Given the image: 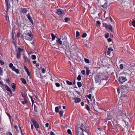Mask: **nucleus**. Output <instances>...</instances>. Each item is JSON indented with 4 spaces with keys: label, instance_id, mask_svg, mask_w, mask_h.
Segmentation results:
<instances>
[{
    "label": "nucleus",
    "instance_id": "f257e3e1",
    "mask_svg": "<svg viewBox=\"0 0 135 135\" xmlns=\"http://www.w3.org/2000/svg\"><path fill=\"white\" fill-rule=\"evenodd\" d=\"M88 134V131L84 125L82 124L80 127L78 128L76 130L77 135H85Z\"/></svg>",
    "mask_w": 135,
    "mask_h": 135
},
{
    "label": "nucleus",
    "instance_id": "f03ea898",
    "mask_svg": "<svg viewBox=\"0 0 135 135\" xmlns=\"http://www.w3.org/2000/svg\"><path fill=\"white\" fill-rule=\"evenodd\" d=\"M63 36H62L61 37L62 39V42H63V44L65 45L66 44V43H67V38L66 37H65L64 38H62ZM57 38V40H56V41L57 43L59 44L60 45H61L62 44V41L60 40V39L58 37L57 38Z\"/></svg>",
    "mask_w": 135,
    "mask_h": 135
},
{
    "label": "nucleus",
    "instance_id": "7ed1b4c3",
    "mask_svg": "<svg viewBox=\"0 0 135 135\" xmlns=\"http://www.w3.org/2000/svg\"><path fill=\"white\" fill-rule=\"evenodd\" d=\"M127 79L125 77L120 76L118 79V81L119 83H122L126 81Z\"/></svg>",
    "mask_w": 135,
    "mask_h": 135
},
{
    "label": "nucleus",
    "instance_id": "20e7f679",
    "mask_svg": "<svg viewBox=\"0 0 135 135\" xmlns=\"http://www.w3.org/2000/svg\"><path fill=\"white\" fill-rule=\"evenodd\" d=\"M103 24L104 27L107 29H109L111 32L112 31V27L110 25H108L105 23H103Z\"/></svg>",
    "mask_w": 135,
    "mask_h": 135
},
{
    "label": "nucleus",
    "instance_id": "39448f33",
    "mask_svg": "<svg viewBox=\"0 0 135 135\" xmlns=\"http://www.w3.org/2000/svg\"><path fill=\"white\" fill-rule=\"evenodd\" d=\"M64 10H62V9H58L57 11V13L58 15L61 16L62 15H64L65 14L64 12Z\"/></svg>",
    "mask_w": 135,
    "mask_h": 135
},
{
    "label": "nucleus",
    "instance_id": "423d86ee",
    "mask_svg": "<svg viewBox=\"0 0 135 135\" xmlns=\"http://www.w3.org/2000/svg\"><path fill=\"white\" fill-rule=\"evenodd\" d=\"M4 86L5 88L11 94L10 97L12 96V93L10 88L6 84L4 85Z\"/></svg>",
    "mask_w": 135,
    "mask_h": 135
},
{
    "label": "nucleus",
    "instance_id": "0eeeda50",
    "mask_svg": "<svg viewBox=\"0 0 135 135\" xmlns=\"http://www.w3.org/2000/svg\"><path fill=\"white\" fill-rule=\"evenodd\" d=\"M34 127L36 128V130L38 131V128H40V126L36 120H34Z\"/></svg>",
    "mask_w": 135,
    "mask_h": 135
},
{
    "label": "nucleus",
    "instance_id": "6e6552de",
    "mask_svg": "<svg viewBox=\"0 0 135 135\" xmlns=\"http://www.w3.org/2000/svg\"><path fill=\"white\" fill-rule=\"evenodd\" d=\"M28 11V8H21V12L23 13H26Z\"/></svg>",
    "mask_w": 135,
    "mask_h": 135
},
{
    "label": "nucleus",
    "instance_id": "1a4fd4ad",
    "mask_svg": "<svg viewBox=\"0 0 135 135\" xmlns=\"http://www.w3.org/2000/svg\"><path fill=\"white\" fill-rule=\"evenodd\" d=\"M12 70L18 74L20 73L19 70L18 69H16L15 66H13L11 68Z\"/></svg>",
    "mask_w": 135,
    "mask_h": 135
},
{
    "label": "nucleus",
    "instance_id": "9d476101",
    "mask_svg": "<svg viewBox=\"0 0 135 135\" xmlns=\"http://www.w3.org/2000/svg\"><path fill=\"white\" fill-rule=\"evenodd\" d=\"M37 71H36V75L38 77H41V74L40 72V70H38V69H37Z\"/></svg>",
    "mask_w": 135,
    "mask_h": 135
},
{
    "label": "nucleus",
    "instance_id": "9b49d317",
    "mask_svg": "<svg viewBox=\"0 0 135 135\" xmlns=\"http://www.w3.org/2000/svg\"><path fill=\"white\" fill-rule=\"evenodd\" d=\"M6 4V6L7 7V9H8L10 7V4L9 1L5 2Z\"/></svg>",
    "mask_w": 135,
    "mask_h": 135
},
{
    "label": "nucleus",
    "instance_id": "f8f14e48",
    "mask_svg": "<svg viewBox=\"0 0 135 135\" xmlns=\"http://www.w3.org/2000/svg\"><path fill=\"white\" fill-rule=\"evenodd\" d=\"M23 49H21L20 47H19L18 49V51L17 52V54H21V52L23 51Z\"/></svg>",
    "mask_w": 135,
    "mask_h": 135
},
{
    "label": "nucleus",
    "instance_id": "ddd939ff",
    "mask_svg": "<svg viewBox=\"0 0 135 135\" xmlns=\"http://www.w3.org/2000/svg\"><path fill=\"white\" fill-rule=\"evenodd\" d=\"M74 99L75 100V102L77 103L81 101V99L79 98L76 97L75 98H74Z\"/></svg>",
    "mask_w": 135,
    "mask_h": 135
},
{
    "label": "nucleus",
    "instance_id": "4468645a",
    "mask_svg": "<svg viewBox=\"0 0 135 135\" xmlns=\"http://www.w3.org/2000/svg\"><path fill=\"white\" fill-rule=\"evenodd\" d=\"M27 18H28V19L31 21V23H32L33 24V20H32L31 18V17L29 14V13H28L27 15Z\"/></svg>",
    "mask_w": 135,
    "mask_h": 135
},
{
    "label": "nucleus",
    "instance_id": "2eb2a0df",
    "mask_svg": "<svg viewBox=\"0 0 135 135\" xmlns=\"http://www.w3.org/2000/svg\"><path fill=\"white\" fill-rule=\"evenodd\" d=\"M16 85L15 83H13L12 85V87L13 88V91H15Z\"/></svg>",
    "mask_w": 135,
    "mask_h": 135
},
{
    "label": "nucleus",
    "instance_id": "dca6fc26",
    "mask_svg": "<svg viewBox=\"0 0 135 135\" xmlns=\"http://www.w3.org/2000/svg\"><path fill=\"white\" fill-rule=\"evenodd\" d=\"M25 38L27 40H29V41H31L32 40V38H30V37L27 36V35H26V36H25Z\"/></svg>",
    "mask_w": 135,
    "mask_h": 135
},
{
    "label": "nucleus",
    "instance_id": "f3484780",
    "mask_svg": "<svg viewBox=\"0 0 135 135\" xmlns=\"http://www.w3.org/2000/svg\"><path fill=\"white\" fill-rule=\"evenodd\" d=\"M35 66H36V68L37 69H38V70H40V68L41 67L40 66V64L38 63L36 64Z\"/></svg>",
    "mask_w": 135,
    "mask_h": 135
},
{
    "label": "nucleus",
    "instance_id": "a211bd4d",
    "mask_svg": "<svg viewBox=\"0 0 135 135\" xmlns=\"http://www.w3.org/2000/svg\"><path fill=\"white\" fill-rule=\"evenodd\" d=\"M30 32V33H28L26 35H27V36L30 37V38H32V37H33V35H32V33L31 32Z\"/></svg>",
    "mask_w": 135,
    "mask_h": 135
},
{
    "label": "nucleus",
    "instance_id": "6ab92c4d",
    "mask_svg": "<svg viewBox=\"0 0 135 135\" xmlns=\"http://www.w3.org/2000/svg\"><path fill=\"white\" fill-rule=\"evenodd\" d=\"M31 121L32 123L30 122V123L31 124V129L33 130V125H34V119H31Z\"/></svg>",
    "mask_w": 135,
    "mask_h": 135
},
{
    "label": "nucleus",
    "instance_id": "aec40b11",
    "mask_svg": "<svg viewBox=\"0 0 135 135\" xmlns=\"http://www.w3.org/2000/svg\"><path fill=\"white\" fill-rule=\"evenodd\" d=\"M3 74V69L0 66V75L2 76Z\"/></svg>",
    "mask_w": 135,
    "mask_h": 135
},
{
    "label": "nucleus",
    "instance_id": "412c9836",
    "mask_svg": "<svg viewBox=\"0 0 135 135\" xmlns=\"http://www.w3.org/2000/svg\"><path fill=\"white\" fill-rule=\"evenodd\" d=\"M101 80V79L98 78L97 77L95 78V81L96 83H99Z\"/></svg>",
    "mask_w": 135,
    "mask_h": 135
},
{
    "label": "nucleus",
    "instance_id": "4be33fe9",
    "mask_svg": "<svg viewBox=\"0 0 135 135\" xmlns=\"http://www.w3.org/2000/svg\"><path fill=\"white\" fill-rule=\"evenodd\" d=\"M86 74L87 75H88L89 74L90 70H89V68L86 67Z\"/></svg>",
    "mask_w": 135,
    "mask_h": 135
},
{
    "label": "nucleus",
    "instance_id": "5701e85b",
    "mask_svg": "<svg viewBox=\"0 0 135 135\" xmlns=\"http://www.w3.org/2000/svg\"><path fill=\"white\" fill-rule=\"evenodd\" d=\"M107 3L106 2L105 4L101 6L102 7H103L104 8H105L107 7Z\"/></svg>",
    "mask_w": 135,
    "mask_h": 135
},
{
    "label": "nucleus",
    "instance_id": "b1692460",
    "mask_svg": "<svg viewBox=\"0 0 135 135\" xmlns=\"http://www.w3.org/2000/svg\"><path fill=\"white\" fill-rule=\"evenodd\" d=\"M51 36H52V41H53L55 39V36L54 35V34L53 33H51Z\"/></svg>",
    "mask_w": 135,
    "mask_h": 135
},
{
    "label": "nucleus",
    "instance_id": "393cba45",
    "mask_svg": "<svg viewBox=\"0 0 135 135\" xmlns=\"http://www.w3.org/2000/svg\"><path fill=\"white\" fill-rule=\"evenodd\" d=\"M21 80L23 83L25 84H26V80L23 78H21Z\"/></svg>",
    "mask_w": 135,
    "mask_h": 135
},
{
    "label": "nucleus",
    "instance_id": "a878e982",
    "mask_svg": "<svg viewBox=\"0 0 135 135\" xmlns=\"http://www.w3.org/2000/svg\"><path fill=\"white\" fill-rule=\"evenodd\" d=\"M6 81L7 83H10L11 82V80L9 78H6Z\"/></svg>",
    "mask_w": 135,
    "mask_h": 135
},
{
    "label": "nucleus",
    "instance_id": "bb28decb",
    "mask_svg": "<svg viewBox=\"0 0 135 135\" xmlns=\"http://www.w3.org/2000/svg\"><path fill=\"white\" fill-rule=\"evenodd\" d=\"M66 82L67 84L69 85H71L72 84V83L71 82H70L68 80H66Z\"/></svg>",
    "mask_w": 135,
    "mask_h": 135
},
{
    "label": "nucleus",
    "instance_id": "cd10ccee",
    "mask_svg": "<svg viewBox=\"0 0 135 135\" xmlns=\"http://www.w3.org/2000/svg\"><path fill=\"white\" fill-rule=\"evenodd\" d=\"M77 85L78 87L79 88L81 87L82 86V84L80 82H77Z\"/></svg>",
    "mask_w": 135,
    "mask_h": 135
},
{
    "label": "nucleus",
    "instance_id": "c85d7f7f",
    "mask_svg": "<svg viewBox=\"0 0 135 135\" xmlns=\"http://www.w3.org/2000/svg\"><path fill=\"white\" fill-rule=\"evenodd\" d=\"M70 20V18L68 17H65L64 19L65 22H67L69 21Z\"/></svg>",
    "mask_w": 135,
    "mask_h": 135
},
{
    "label": "nucleus",
    "instance_id": "c756f323",
    "mask_svg": "<svg viewBox=\"0 0 135 135\" xmlns=\"http://www.w3.org/2000/svg\"><path fill=\"white\" fill-rule=\"evenodd\" d=\"M59 114H60V116L61 117L63 116V111L61 110L59 112Z\"/></svg>",
    "mask_w": 135,
    "mask_h": 135
},
{
    "label": "nucleus",
    "instance_id": "7c9ffc66",
    "mask_svg": "<svg viewBox=\"0 0 135 135\" xmlns=\"http://www.w3.org/2000/svg\"><path fill=\"white\" fill-rule=\"evenodd\" d=\"M23 57L25 58V62L29 61L28 58L26 56H24Z\"/></svg>",
    "mask_w": 135,
    "mask_h": 135
},
{
    "label": "nucleus",
    "instance_id": "2f4dec72",
    "mask_svg": "<svg viewBox=\"0 0 135 135\" xmlns=\"http://www.w3.org/2000/svg\"><path fill=\"white\" fill-rule=\"evenodd\" d=\"M80 33L78 31H76V37L77 38H78L77 37H78L80 35Z\"/></svg>",
    "mask_w": 135,
    "mask_h": 135
},
{
    "label": "nucleus",
    "instance_id": "473e14b6",
    "mask_svg": "<svg viewBox=\"0 0 135 135\" xmlns=\"http://www.w3.org/2000/svg\"><path fill=\"white\" fill-rule=\"evenodd\" d=\"M24 68L25 69V70L26 72L29 71L28 69L26 66H24Z\"/></svg>",
    "mask_w": 135,
    "mask_h": 135
},
{
    "label": "nucleus",
    "instance_id": "72a5a7b5",
    "mask_svg": "<svg viewBox=\"0 0 135 135\" xmlns=\"http://www.w3.org/2000/svg\"><path fill=\"white\" fill-rule=\"evenodd\" d=\"M23 104H27L28 103L27 101H23L21 102Z\"/></svg>",
    "mask_w": 135,
    "mask_h": 135
},
{
    "label": "nucleus",
    "instance_id": "f704fd0d",
    "mask_svg": "<svg viewBox=\"0 0 135 135\" xmlns=\"http://www.w3.org/2000/svg\"><path fill=\"white\" fill-rule=\"evenodd\" d=\"M59 107H56L55 108V112H56V113H57L58 112H59Z\"/></svg>",
    "mask_w": 135,
    "mask_h": 135
},
{
    "label": "nucleus",
    "instance_id": "c9c22d12",
    "mask_svg": "<svg viewBox=\"0 0 135 135\" xmlns=\"http://www.w3.org/2000/svg\"><path fill=\"white\" fill-rule=\"evenodd\" d=\"M87 97L89 98L90 99V100L91 101V95L90 94H89L88 95H87Z\"/></svg>",
    "mask_w": 135,
    "mask_h": 135
},
{
    "label": "nucleus",
    "instance_id": "e433bc0d",
    "mask_svg": "<svg viewBox=\"0 0 135 135\" xmlns=\"http://www.w3.org/2000/svg\"><path fill=\"white\" fill-rule=\"evenodd\" d=\"M123 64H120L119 65V68L120 69H123Z\"/></svg>",
    "mask_w": 135,
    "mask_h": 135
},
{
    "label": "nucleus",
    "instance_id": "4c0bfd02",
    "mask_svg": "<svg viewBox=\"0 0 135 135\" xmlns=\"http://www.w3.org/2000/svg\"><path fill=\"white\" fill-rule=\"evenodd\" d=\"M67 132L69 134L72 135L71 131L70 129H68V130Z\"/></svg>",
    "mask_w": 135,
    "mask_h": 135
},
{
    "label": "nucleus",
    "instance_id": "58836bf2",
    "mask_svg": "<svg viewBox=\"0 0 135 135\" xmlns=\"http://www.w3.org/2000/svg\"><path fill=\"white\" fill-rule=\"evenodd\" d=\"M87 36V34L85 32L84 33L82 36V37L83 38H85V37L86 36Z\"/></svg>",
    "mask_w": 135,
    "mask_h": 135
},
{
    "label": "nucleus",
    "instance_id": "ea45409f",
    "mask_svg": "<svg viewBox=\"0 0 135 135\" xmlns=\"http://www.w3.org/2000/svg\"><path fill=\"white\" fill-rule=\"evenodd\" d=\"M30 98H31V101H32V106H33V105L34 104V100L33 99H32V97H31V96L30 95Z\"/></svg>",
    "mask_w": 135,
    "mask_h": 135
},
{
    "label": "nucleus",
    "instance_id": "a19ab883",
    "mask_svg": "<svg viewBox=\"0 0 135 135\" xmlns=\"http://www.w3.org/2000/svg\"><path fill=\"white\" fill-rule=\"evenodd\" d=\"M77 79L79 81H80L81 79V76L80 75H79L77 77Z\"/></svg>",
    "mask_w": 135,
    "mask_h": 135
},
{
    "label": "nucleus",
    "instance_id": "79ce46f5",
    "mask_svg": "<svg viewBox=\"0 0 135 135\" xmlns=\"http://www.w3.org/2000/svg\"><path fill=\"white\" fill-rule=\"evenodd\" d=\"M38 110L37 108L34 105V111L36 112H37Z\"/></svg>",
    "mask_w": 135,
    "mask_h": 135
},
{
    "label": "nucleus",
    "instance_id": "37998d69",
    "mask_svg": "<svg viewBox=\"0 0 135 135\" xmlns=\"http://www.w3.org/2000/svg\"><path fill=\"white\" fill-rule=\"evenodd\" d=\"M95 99H93V101L92 102V103H93V104L94 105L93 106L94 108V107H95Z\"/></svg>",
    "mask_w": 135,
    "mask_h": 135
},
{
    "label": "nucleus",
    "instance_id": "c03bdc74",
    "mask_svg": "<svg viewBox=\"0 0 135 135\" xmlns=\"http://www.w3.org/2000/svg\"><path fill=\"white\" fill-rule=\"evenodd\" d=\"M18 126H19V127L20 129V131L21 132V134H22V135H23V134L22 132V131L21 128V126H20V124H19Z\"/></svg>",
    "mask_w": 135,
    "mask_h": 135
},
{
    "label": "nucleus",
    "instance_id": "a18cd8bd",
    "mask_svg": "<svg viewBox=\"0 0 135 135\" xmlns=\"http://www.w3.org/2000/svg\"><path fill=\"white\" fill-rule=\"evenodd\" d=\"M17 57L18 59H20L21 57V55L17 54Z\"/></svg>",
    "mask_w": 135,
    "mask_h": 135
},
{
    "label": "nucleus",
    "instance_id": "49530a36",
    "mask_svg": "<svg viewBox=\"0 0 135 135\" xmlns=\"http://www.w3.org/2000/svg\"><path fill=\"white\" fill-rule=\"evenodd\" d=\"M72 48L73 49V50L76 51L78 49V48L76 46H73Z\"/></svg>",
    "mask_w": 135,
    "mask_h": 135
},
{
    "label": "nucleus",
    "instance_id": "de8ad7c7",
    "mask_svg": "<svg viewBox=\"0 0 135 135\" xmlns=\"http://www.w3.org/2000/svg\"><path fill=\"white\" fill-rule=\"evenodd\" d=\"M132 24L133 26L135 27V21L134 20H133L132 21Z\"/></svg>",
    "mask_w": 135,
    "mask_h": 135
},
{
    "label": "nucleus",
    "instance_id": "09e8293b",
    "mask_svg": "<svg viewBox=\"0 0 135 135\" xmlns=\"http://www.w3.org/2000/svg\"><path fill=\"white\" fill-rule=\"evenodd\" d=\"M85 108L86 109H87L88 111L90 110V108L89 107V106L87 105H86Z\"/></svg>",
    "mask_w": 135,
    "mask_h": 135
},
{
    "label": "nucleus",
    "instance_id": "8fccbe9b",
    "mask_svg": "<svg viewBox=\"0 0 135 135\" xmlns=\"http://www.w3.org/2000/svg\"><path fill=\"white\" fill-rule=\"evenodd\" d=\"M85 62L88 63H89V60L87 59H85Z\"/></svg>",
    "mask_w": 135,
    "mask_h": 135
},
{
    "label": "nucleus",
    "instance_id": "3c124183",
    "mask_svg": "<svg viewBox=\"0 0 135 135\" xmlns=\"http://www.w3.org/2000/svg\"><path fill=\"white\" fill-rule=\"evenodd\" d=\"M34 97H35L36 98L37 100L38 101H39V98H38L37 95H34Z\"/></svg>",
    "mask_w": 135,
    "mask_h": 135
},
{
    "label": "nucleus",
    "instance_id": "603ef678",
    "mask_svg": "<svg viewBox=\"0 0 135 135\" xmlns=\"http://www.w3.org/2000/svg\"><path fill=\"white\" fill-rule=\"evenodd\" d=\"M109 36V34L108 33H107L105 35V37L107 38H108Z\"/></svg>",
    "mask_w": 135,
    "mask_h": 135
},
{
    "label": "nucleus",
    "instance_id": "864d4df0",
    "mask_svg": "<svg viewBox=\"0 0 135 135\" xmlns=\"http://www.w3.org/2000/svg\"><path fill=\"white\" fill-rule=\"evenodd\" d=\"M13 66V64L12 63H10L9 64V67L11 69Z\"/></svg>",
    "mask_w": 135,
    "mask_h": 135
},
{
    "label": "nucleus",
    "instance_id": "5fc2aeb1",
    "mask_svg": "<svg viewBox=\"0 0 135 135\" xmlns=\"http://www.w3.org/2000/svg\"><path fill=\"white\" fill-rule=\"evenodd\" d=\"M55 85L57 87H59L60 86V84L58 83H55Z\"/></svg>",
    "mask_w": 135,
    "mask_h": 135
},
{
    "label": "nucleus",
    "instance_id": "6e6d98bb",
    "mask_svg": "<svg viewBox=\"0 0 135 135\" xmlns=\"http://www.w3.org/2000/svg\"><path fill=\"white\" fill-rule=\"evenodd\" d=\"M81 73L83 75H84L85 74V72L84 70H82L81 71Z\"/></svg>",
    "mask_w": 135,
    "mask_h": 135
},
{
    "label": "nucleus",
    "instance_id": "4d7b16f0",
    "mask_svg": "<svg viewBox=\"0 0 135 135\" xmlns=\"http://www.w3.org/2000/svg\"><path fill=\"white\" fill-rule=\"evenodd\" d=\"M14 128L15 129H16V131H18V127H17V126L16 125H15V126H14Z\"/></svg>",
    "mask_w": 135,
    "mask_h": 135
},
{
    "label": "nucleus",
    "instance_id": "13d9d810",
    "mask_svg": "<svg viewBox=\"0 0 135 135\" xmlns=\"http://www.w3.org/2000/svg\"><path fill=\"white\" fill-rule=\"evenodd\" d=\"M27 74H28V75L30 77V76H31V74H30V73L29 72V71H28L27 72Z\"/></svg>",
    "mask_w": 135,
    "mask_h": 135
},
{
    "label": "nucleus",
    "instance_id": "bf43d9fd",
    "mask_svg": "<svg viewBox=\"0 0 135 135\" xmlns=\"http://www.w3.org/2000/svg\"><path fill=\"white\" fill-rule=\"evenodd\" d=\"M0 63L1 65H3L4 64V62L1 60L0 61Z\"/></svg>",
    "mask_w": 135,
    "mask_h": 135
},
{
    "label": "nucleus",
    "instance_id": "052dcab7",
    "mask_svg": "<svg viewBox=\"0 0 135 135\" xmlns=\"http://www.w3.org/2000/svg\"><path fill=\"white\" fill-rule=\"evenodd\" d=\"M42 39L44 40H45L46 39H47V38H46L45 37L43 36L42 37Z\"/></svg>",
    "mask_w": 135,
    "mask_h": 135
},
{
    "label": "nucleus",
    "instance_id": "680f3d73",
    "mask_svg": "<svg viewBox=\"0 0 135 135\" xmlns=\"http://www.w3.org/2000/svg\"><path fill=\"white\" fill-rule=\"evenodd\" d=\"M22 95L23 98L26 97V95L25 94H22Z\"/></svg>",
    "mask_w": 135,
    "mask_h": 135
},
{
    "label": "nucleus",
    "instance_id": "e2e57ef3",
    "mask_svg": "<svg viewBox=\"0 0 135 135\" xmlns=\"http://www.w3.org/2000/svg\"><path fill=\"white\" fill-rule=\"evenodd\" d=\"M20 33H19V32L17 33V37H19V36H20Z\"/></svg>",
    "mask_w": 135,
    "mask_h": 135
},
{
    "label": "nucleus",
    "instance_id": "0e129e2a",
    "mask_svg": "<svg viewBox=\"0 0 135 135\" xmlns=\"http://www.w3.org/2000/svg\"><path fill=\"white\" fill-rule=\"evenodd\" d=\"M108 50H109L110 51H113V49H112V48H108Z\"/></svg>",
    "mask_w": 135,
    "mask_h": 135
},
{
    "label": "nucleus",
    "instance_id": "69168bd1",
    "mask_svg": "<svg viewBox=\"0 0 135 135\" xmlns=\"http://www.w3.org/2000/svg\"><path fill=\"white\" fill-rule=\"evenodd\" d=\"M112 39L110 38H109L108 39V42H111L112 41Z\"/></svg>",
    "mask_w": 135,
    "mask_h": 135
},
{
    "label": "nucleus",
    "instance_id": "338daca9",
    "mask_svg": "<svg viewBox=\"0 0 135 135\" xmlns=\"http://www.w3.org/2000/svg\"><path fill=\"white\" fill-rule=\"evenodd\" d=\"M45 70L44 69H42V73H45Z\"/></svg>",
    "mask_w": 135,
    "mask_h": 135
},
{
    "label": "nucleus",
    "instance_id": "774afa93",
    "mask_svg": "<svg viewBox=\"0 0 135 135\" xmlns=\"http://www.w3.org/2000/svg\"><path fill=\"white\" fill-rule=\"evenodd\" d=\"M51 135H54L55 134L53 132H51L50 133Z\"/></svg>",
    "mask_w": 135,
    "mask_h": 135
}]
</instances>
